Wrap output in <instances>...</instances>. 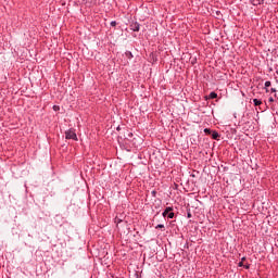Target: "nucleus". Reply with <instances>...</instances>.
I'll return each instance as SVG.
<instances>
[{"instance_id": "1", "label": "nucleus", "mask_w": 278, "mask_h": 278, "mask_svg": "<svg viewBox=\"0 0 278 278\" xmlns=\"http://www.w3.org/2000/svg\"><path fill=\"white\" fill-rule=\"evenodd\" d=\"M65 139L66 140H75L77 141V134L75 132V129L71 128L65 131Z\"/></svg>"}, {"instance_id": "2", "label": "nucleus", "mask_w": 278, "mask_h": 278, "mask_svg": "<svg viewBox=\"0 0 278 278\" xmlns=\"http://www.w3.org/2000/svg\"><path fill=\"white\" fill-rule=\"evenodd\" d=\"M129 29H131V31H140V23L134 21L130 22Z\"/></svg>"}, {"instance_id": "3", "label": "nucleus", "mask_w": 278, "mask_h": 278, "mask_svg": "<svg viewBox=\"0 0 278 278\" xmlns=\"http://www.w3.org/2000/svg\"><path fill=\"white\" fill-rule=\"evenodd\" d=\"M173 206H167L164 212L162 213L163 218H166L170 212H173Z\"/></svg>"}, {"instance_id": "4", "label": "nucleus", "mask_w": 278, "mask_h": 278, "mask_svg": "<svg viewBox=\"0 0 278 278\" xmlns=\"http://www.w3.org/2000/svg\"><path fill=\"white\" fill-rule=\"evenodd\" d=\"M218 138H220V134H218V131H212V139L213 140H217Z\"/></svg>"}, {"instance_id": "5", "label": "nucleus", "mask_w": 278, "mask_h": 278, "mask_svg": "<svg viewBox=\"0 0 278 278\" xmlns=\"http://www.w3.org/2000/svg\"><path fill=\"white\" fill-rule=\"evenodd\" d=\"M218 98V93H216L215 91H212L210 94H208V99H217Z\"/></svg>"}, {"instance_id": "6", "label": "nucleus", "mask_w": 278, "mask_h": 278, "mask_svg": "<svg viewBox=\"0 0 278 278\" xmlns=\"http://www.w3.org/2000/svg\"><path fill=\"white\" fill-rule=\"evenodd\" d=\"M253 5H262L264 3V0H252Z\"/></svg>"}, {"instance_id": "7", "label": "nucleus", "mask_w": 278, "mask_h": 278, "mask_svg": "<svg viewBox=\"0 0 278 278\" xmlns=\"http://www.w3.org/2000/svg\"><path fill=\"white\" fill-rule=\"evenodd\" d=\"M253 103H254L255 108H257L258 105H262V100L254 99Z\"/></svg>"}, {"instance_id": "8", "label": "nucleus", "mask_w": 278, "mask_h": 278, "mask_svg": "<svg viewBox=\"0 0 278 278\" xmlns=\"http://www.w3.org/2000/svg\"><path fill=\"white\" fill-rule=\"evenodd\" d=\"M167 218H168V219L175 218V213H174L173 211H170V212L168 213V215H167Z\"/></svg>"}, {"instance_id": "9", "label": "nucleus", "mask_w": 278, "mask_h": 278, "mask_svg": "<svg viewBox=\"0 0 278 278\" xmlns=\"http://www.w3.org/2000/svg\"><path fill=\"white\" fill-rule=\"evenodd\" d=\"M126 58H128L129 60H131V58H134V54H131L130 51L126 52Z\"/></svg>"}, {"instance_id": "10", "label": "nucleus", "mask_w": 278, "mask_h": 278, "mask_svg": "<svg viewBox=\"0 0 278 278\" xmlns=\"http://www.w3.org/2000/svg\"><path fill=\"white\" fill-rule=\"evenodd\" d=\"M204 134H206L207 136H210V134H212V129L205 128V129H204Z\"/></svg>"}, {"instance_id": "11", "label": "nucleus", "mask_w": 278, "mask_h": 278, "mask_svg": "<svg viewBox=\"0 0 278 278\" xmlns=\"http://www.w3.org/2000/svg\"><path fill=\"white\" fill-rule=\"evenodd\" d=\"M270 86H271L270 80L265 81V88H270Z\"/></svg>"}, {"instance_id": "12", "label": "nucleus", "mask_w": 278, "mask_h": 278, "mask_svg": "<svg viewBox=\"0 0 278 278\" xmlns=\"http://www.w3.org/2000/svg\"><path fill=\"white\" fill-rule=\"evenodd\" d=\"M155 229H164V224H159L155 226Z\"/></svg>"}, {"instance_id": "13", "label": "nucleus", "mask_w": 278, "mask_h": 278, "mask_svg": "<svg viewBox=\"0 0 278 278\" xmlns=\"http://www.w3.org/2000/svg\"><path fill=\"white\" fill-rule=\"evenodd\" d=\"M192 216V213L190 212V210H188L187 212V218H190Z\"/></svg>"}, {"instance_id": "14", "label": "nucleus", "mask_w": 278, "mask_h": 278, "mask_svg": "<svg viewBox=\"0 0 278 278\" xmlns=\"http://www.w3.org/2000/svg\"><path fill=\"white\" fill-rule=\"evenodd\" d=\"M111 27H116V21L111 22Z\"/></svg>"}, {"instance_id": "15", "label": "nucleus", "mask_w": 278, "mask_h": 278, "mask_svg": "<svg viewBox=\"0 0 278 278\" xmlns=\"http://www.w3.org/2000/svg\"><path fill=\"white\" fill-rule=\"evenodd\" d=\"M268 101H269V103H275V99H274L273 97H270V98L268 99Z\"/></svg>"}, {"instance_id": "16", "label": "nucleus", "mask_w": 278, "mask_h": 278, "mask_svg": "<svg viewBox=\"0 0 278 278\" xmlns=\"http://www.w3.org/2000/svg\"><path fill=\"white\" fill-rule=\"evenodd\" d=\"M151 194H152V197H157V191L154 190L151 192Z\"/></svg>"}, {"instance_id": "17", "label": "nucleus", "mask_w": 278, "mask_h": 278, "mask_svg": "<svg viewBox=\"0 0 278 278\" xmlns=\"http://www.w3.org/2000/svg\"><path fill=\"white\" fill-rule=\"evenodd\" d=\"M53 110H54V112H58V110H60V106L54 105V106H53Z\"/></svg>"}, {"instance_id": "18", "label": "nucleus", "mask_w": 278, "mask_h": 278, "mask_svg": "<svg viewBox=\"0 0 278 278\" xmlns=\"http://www.w3.org/2000/svg\"><path fill=\"white\" fill-rule=\"evenodd\" d=\"M238 266L242 267V266H244V263H242V261H241V262H239Z\"/></svg>"}, {"instance_id": "19", "label": "nucleus", "mask_w": 278, "mask_h": 278, "mask_svg": "<svg viewBox=\"0 0 278 278\" xmlns=\"http://www.w3.org/2000/svg\"><path fill=\"white\" fill-rule=\"evenodd\" d=\"M128 137H129V138H134V132H129V134H128Z\"/></svg>"}, {"instance_id": "20", "label": "nucleus", "mask_w": 278, "mask_h": 278, "mask_svg": "<svg viewBox=\"0 0 278 278\" xmlns=\"http://www.w3.org/2000/svg\"><path fill=\"white\" fill-rule=\"evenodd\" d=\"M270 92H277V89L271 88V89H270Z\"/></svg>"}, {"instance_id": "21", "label": "nucleus", "mask_w": 278, "mask_h": 278, "mask_svg": "<svg viewBox=\"0 0 278 278\" xmlns=\"http://www.w3.org/2000/svg\"><path fill=\"white\" fill-rule=\"evenodd\" d=\"M245 260H247V257H242V258H241V262L244 263Z\"/></svg>"}, {"instance_id": "22", "label": "nucleus", "mask_w": 278, "mask_h": 278, "mask_svg": "<svg viewBox=\"0 0 278 278\" xmlns=\"http://www.w3.org/2000/svg\"><path fill=\"white\" fill-rule=\"evenodd\" d=\"M244 268L249 269V268H250V266H249V265H245V266H244Z\"/></svg>"}]
</instances>
